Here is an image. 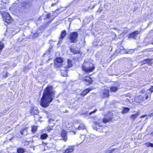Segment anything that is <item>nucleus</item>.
<instances>
[{"label":"nucleus","instance_id":"nucleus-1","mask_svg":"<svg viewBox=\"0 0 153 153\" xmlns=\"http://www.w3.org/2000/svg\"><path fill=\"white\" fill-rule=\"evenodd\" d=\"M54 95L53 87L50 86H47L44 90L41 100L40 105L44 107H48L54 97Z\"/></svg>","mask_w":153,"mask_h":153},{"label":"nucleus","instance_id":"nucleus-2","mask_svg":"<svg viewBox=\"0 0 153 153\" xmlns=\"http://www.w3.org/2000/svg\"><path fill=\"white\" fill-rule=\"evenodd\" d=\"M82 70L87 73L93 71L95 69L94 64L91 62L85 61L82 65Z\"/></svg>","mask_w":153,"mask_h":153},{"label":"nucleus","instance_id":"nucleus-3","mask_svg":"<svg viewBox=\"0 0 153 153\" xmlns=\"http://www.w3.org/2000/svg\"><path fill=\"white\" fill-rule=\"evenodd\" d=\"M78 34L77 32H73L71 33L68 37L69 40L71 43H75L78 41Z\"/></svg>","mask_w":153,"mask_h":153},{"label":"nucleus","instance_id":"nucleus-4","mask_svg":"<svg viewBox=\"0 0 153 153\" xmlns=\"http://www.w3.org/2000/svg\"><path fill=\"white\" fill-rule=\"evenodd\" d=\"M100 95L102 98H104L108 97L109 95V91L106 88L101 90L99 93Z\"/></svg>","mask_w":153,"mask_h":153},{"label":"nucleus","instance_id":"nucleus-5","mask_svg":"<svg viewBox=\"0 0 153 153\" xmlns=\"http://www.w3.org/2000/svg\"><path fill=\"white\" fill-rule=\"evenodd\" d=\"M63 62V59L61 57L56 59L54 60L55 67L56 68H59L60 67H62L63 66V65L62 64Z\"/></svg>","mask_w":153,"mask_h":153},{"label":"nucleus","instance_id":"nucleus-6","mask_svg":"<svg viewBox=\"0 0 153 153\" xmlns=\"http://www.w3.org/2000/svg\"><path fill=\"white\" fill-rule=\"evenodd\" d=\"M3 20L7 23H9L11 21V17L10 14L7 13L5 12L3 14L2 13Z\"/></svg>","mask_w":153,"mask_h":153},{"label":"nucleus","instance_id":"nucleus-7","mask_svg":"<svg viewBox=\"0 0 153 153\" xmlns=\"http://www.w3.org/2000/svg\"><path fill=\"white\" fill-rule=\"evenodd\" d=\"M83 81L86 85H89L91 82V79L89 76L85 77L83 78Z\"/></svg>","mask_w":153,"mask_h":153},{"label":"nucleus","instance_id":"nucleus-8","mask_svg":"<svg viewBox=\"0 0 153 153\" xmlns=\"http://www.w3.org/2000/svg\"><path fill=\"white\" fill-rule=\"evenodd\" d=\"M67 131L64 129L62 130L61 132V136L63 140L65 141H66L67 140Z\"/></svg>","mask_w":153,"mask_h":153},{"label":"nucleus","instance_id":"nucleus-9","mask_svg":"<svg viewBox=\"0 0 153 153\" xmlns=\"http://www.w3.org/2000/svg\"><path fill=\"white\" fill-rule=\"evenodd\" d=\"M30 112L31 115L37 114L39 113V111L36 107L32 108Z\"/></svg>","mask_w":153,"mask_h":153},{"label":"nucleus","instance_id":"nucleus-10","mask_svg":"<svg viewBox=\"0 0 153 153\" xmlns=\"http://www.w3.org/2000/svg\"><path fill=\"white\" fill-rule=\"evenodd\" d=\"M67 34L65 30H64L61 32V36L60 37V40L58 43H60L63 39L66 36Z\"/></svg>","mask_w":153,"mask_h":153},{"label":"nucleus","instance_id":"nucleus-11","mask_svg":"<svg viewBox=\"0 0 153 153\" xmlns=\"http://www.w3.org/2000/svg\"><path fill=\"white\" fill-rule=\"evenodd\" d=\"M139 33V32L138 31H136L132 32L131 33L129 34L128 37L131 38H133L135 39L136 35Z\"/></svg>","mask_w":153,"mask_h":153},{"label":"nucleus","instance_id":"nucleus-12","mask_svg":"<svg viewBox=\"0 0 153 153\" xmlns=\"http://www.w3.org/2000/svg\"><path fill=\"white\" fill-rule=\"evenodd\" d=\"M91 89L89 88L85 89L81 93V95H82L83 96H85L89 92H90V91H91Z\"/></svg>","mask_w":153,"mask_h":153},{"label":"nucleus","instance_id":"nucleus-13","mask_svg":"<svg viewBox=\"0 0 153 153\" xmlns=\"http://www.w3.org/2000/svg\"><path fill=\"white\" fill-rule=\"evenodd\" d=\"M64 68H65L64 70H61V75L62 76H65L67 75V72H66V71H67V67L65 66L64 67Z\"/></svg>","mask_w":153,"mask_h":153},{"label":"nucleus","instance_id":"nucleus-14","mask_svg":"<svg viewBox=\"0 0 153 153\" xmlns=\"http://www.w3.org/2000/svg\"><path fill=\"white\" fill-rule=\"evenodd\" d=\"M27 127H25L22 129L20 131V134L24 135H25L27 134Z\"/></svg>","mask_w":153,"mask_h":153},{"label":"nucleus","instance_id":"nucleus-15","mask_svg":"<svg viewBox=\"0 0 153 153\" xmlns=\"http://www.w3.org/2000/svg\"><path fill=\"white\" fill-rule=\"evenodd\" d=\"M70 51L73 54H77L79 53V51L78 50H77L75 48H70Z\"/></svg>","mask_w":153,"mask_h":153},{"label":"nucleus","instance_id":"nucleus-16","mask_svg":"<svg viewBox=\"0 0 153 153\" xmlns=\"http://www.w3.org/2000/svg\"><path fill=\"white\" fill-rule=\"evenodd\" d=\"M74 149L73 148V147L69 146L68 148L66 149L65 152V153H71L73 151Z\"/></svg>","mask_w":153,"mask_h":153},{"label":"nucleus","instance_id":"nucleus-17","mask_svg":"<svg viewBox=\"0 0 153 153\" xmlns=\"http://www.w3.org/2000/svg\"><path fill=\"white\" fill-rule=\"evenodd\" d=\"M140 114L139 113L132 114L130 116V117L133 120H134Z\"/></svg>","mask_w":153,"mask_h":153},{"label":"nucleus","instance_id":"nucleus-18","mask_svg":"<svg viewBox=\"0 0 153 153\" xmlns=\"http://www.w3.org/2000/svg\"><path fill=\"white\" fill-rule=\"evenodd\" d=\"M118 89L117 87L116 86H113L111 87L110 89L111 92H115Z\"/></svg>","mask_w":153,"mask_h":153},{"label":"nucleus","instance_id":"nucleus-19","mask_svg":"<svg viewBox=\"0 0 153 153\" xmlns=\"http://www.w3.org/2000/svg\"><path fill=\"white\" fill-rule=\"evenodd\" d=\"M48 135L45 133H43L40 136V138L41 139H45L48 137Z\"/></svg>","mask_w":153,"mask_h":153},{"label":"nucleus","instance_id":"nucleus-20","mask_svg":"<svg viewBox=\"0 0 153 153\" xmlns=\"http://www.w3.org/2000/svg\"><path fill=\"white\" fill-rule=\"evenodd\" d=\"M93 45L96 47H98L101 45L100 43H99V42H98L96 40H95L93 42Z\"/></svg>","mask_w":153,"mask_h":153},{"label":"nucleus","instance_id":"nucleus-21","mask_svg":"<svg viewBox=\"0 0 153 153\" xmlns=\"http://www.w3.org/2000/svg\"><path fill=\"white\" fill-rule=\"evenodd\" d=\"M86 128L85 127L83 124H80L78 128L79 130H83Z\"/></svg>","mask_w":153,"mask_h":153},{"label":"nucleus","instance_id":"nucleus-22","mask_svg":"<svg viewBox=\"0 0 153 153\" xmlns=\"http://www.w3.org/2000/svg\"><path fill=\"white\" fill-rule=\"evenodd\" d=\"M129 110V109L127 107H125L123 108V110L122 111V114L126 113L128 112Z\"/></svg>","mask_w":153,"mask_h":153},{"label":"nucleus","instance_id":"nucleus-23","mask_svg":"<svg viewBox=\"0 0 153 153\" xmlns=\"http://www.w3.org/2000/svg\"><path fill=\"white\" fill-rule=\"evenodd\" d=\"M9 75H10V74H9L7 71L6 72L4 71L2 74V76H3V77L4 78L7 77Z\"/></svg>","mask_w":153,"mask_h":153},{"label":"nucleus","instance_id":"nucleus-24","mask_svg":"<svg viewBox=\"0 0 153 153\" xmlns=\"http://www.w3.org/2000/svg\"><path fill=\"white\" fill-rule=\"evenodd\" d=\"M111 120V119L110 118H109L108 119L106 118H104L102 120V122L104 123H106L108 122L109 121H110Z\"/></svg>","mask_w":153,"mask_h":153},{"label":"nucleus","instance_id":"nucleus-25","mask_svg":"<svg viewBox=\"0 0 153 153\" xmlns=\"http://www.w3.org/2000/svg\"><path fill=\"white\" fill-rule=\"evenodd\" d=\"M144 145L147 147L149 146L153 147V144L149 142H146L144 143Z\"/></svg>","mask_w":153,"mask_h":153},{"label":"nucleus","instance_id":"nucleus-26","mask_svg":"<svg viewBox=\"0 0 153 153\" xmlns=\"http://www.w3.org/2000/svg\"><path fill=\"white\" fill-rule=\"evenodd\" d=\"M152 60V59H147L142 62V64H144L149 63Z\"/></svg>","mask_w":153,"mask_h":153},{"label":"nucleus","instance_id":"nucleus-27","mask_svg":"<svg viewBox=\"0 0 153 153\" xmlns=\"http://www.w3.org/2000/svg\"><path fill=\"white\" fill-rule=\"evenodd\" d=\"M17 152L18 153H23L24 152L23 149L20 148L17 149Z\"/></svg>","mask_w":153,"mask_h":153},{"label":"nucleus","instance_id":"nucleus-28","mask_svg":"<svg viewBox=\"0 0 153 153\" xmlns=\"http://www.w3.org/2000/svg\"><path fill=\"white\" fill-rule=\"evenodd\" d=\"M68 66L67 67L68 68H70L72 66V61L70 59H68Z\"/></svg>","mask_w":153,"mask_h":153},{"label":"nucleus","instance_id":"nucleus-29","mask_svg":"<svg viewBox=\"0 0 153 153\" xmlns=\"http://www.w3.org/2000/svg\"><path fill=\"white\" fill-rule=\"evenodd\" d=\"M37 127L36 126H33L32 128V131L33 132L35 133L36 132L37 129Z\"/></svg>","mask_w":153,"mask_h":153},{"label":"nucleus","instance_id":"nucleus-30","mask_svg":"<svg viewBox=\"0 0 153 153\" xmlns=\"http://www.w3.org/2000/svg\"><path fill=\"white\" fill-rule=\"evenodd\" d=\"M39 35V33L38 32H36L34 33V34L33 35L32 37L33 38H35V37L38 36Z\"/></svg>","mask_w":153,"mask_h":153},{"label":"nucleus","instance_id":"nucleus-31","mask_svg":"<svg viewBox=\"0 0 153 153\" xmlns=\"http://www.w3.org/2000/svg\"><path fill=\"white\" fill-rule=\"evenodd\" d=\"M94 124L95 125L98 126L99 127L101 126V125L99 124V123L95 121L94 122Z\"/></svg>","mask_w":153,"mask_h":153},{"label":"nucleus","instance_id":"nucleus-32","mask_svg":"<svg viewBox=\"0 0 153 153\" xmlns=\"http://www.w3.org/2000/svg\"><path fill=\"white\" fill-rule=\"evenodd\" d=\"M51 14H50V13L48 14L46 16V18H47L49 19L51 17Z\"/></svg>","mask_w":153,"mask_h":153},{"label":"nucleus","instance_id":"nucleus-33","mask_svg":"<svg viewBox=\"0 0 153 153\" xmlns=\"http://www.w3.org/2000/svg\"><path fill=\"white\" fill-rule=\"evenodd\" d=\"M51 130H52L51 128L49 126L47 127V131H48L49 132L51 131Z\"/></svg>","mask_w":153,"mask_h":153},{"label":"nucleus","instance_id":"nucleus-34","mask_svg":"<svg viewBox=\"0 0 153 153\" xmlns=\"http://www.w3.org/2000/svg\"><path fill=\"white\" fill-rule=\"evenodd\" d=\"M44 113L46 114H48V115L47 116V118H49V115L48 114H49V113L47 111H45L44 112Z\"/></svg>","mask_w":153,"mask_h":153},{"label":"nucleus","instance_id":"nucleus-35","mask_svg":"<svg viewBox=\"0 0 153 153\" xmlns=\"http://www.w3.org/2000/svg\"><path fill=\"white\" fill-rule=\"evenodd\" d=\"M96 111H97V110L96 109V110H94V111H93L90 112L89 113V115H91L92 114L94 113L95 112H96Z\"/></svg>","mask_w":153,"mask_h":153},{"label":"nucleus","instance_id":"nucleus-36","mask_svg":"<svg viewBox=\"0 0 153 153\" xmlns=\"http://www.w3.org/2000/svg\"><path fill=\"white\" fill-rule=\"evenodd\" d=\"M149 90L151 92H153V86L151 87Z\"/></svg>","mask_w":153,"mask_h":153},{"label":"nucleus","instance_id":"nucleus-37","mask_svg":"<svg viewBox=\"0 0 153 153\" xmlns=\"http://www.w3.org/2000/svg\"><path fill=\"white\" fill-rule=\"evenodd\" d=\"M53 121H54V120L53 119H50L49 120V123H50L51 122H53Z\"/></svg>","mask_w":153,"mask_h":153},{"label":"nucleus","instance_id":"nucleus-38","mask_svg":"<svg viewBox=\"0 0 153 153\" xmlns=\"http://www.w3.org/2000/svg\"><path fill=\"white\" fill-rule=\"evenodd\" d=\"M58 3V1H57L56 2H55L54 3H52L51 4L52 6H53L56 5V3Z\"/></svg>","mask_w":153,"mask_h":153},{"label":"nucleus","instance_id":"nucleus-39","mask_svg":"<svg viewBox=\"0 0 153 153\" xmlns=\"http://www.w3.org/2000/svg\"><path fill=\"white\" fill-rule=\"evenodd\" d=\"M93 129H94H94H95V130H97V131H98V128H97V127L96 126H93Z\"/></svg>","mask_w":153,"mask_h":153},{"label":"nucleus","instance_id":"nucleus-40","mask_svg":"<svg viewBox=\"0 0 153 153\" xmlns=\"http://www.w3.org/2000/svg\"><path fill=\"white\" fill-rule=\"evenodd\" d=\"M126 102H129V100L127 98H126V100H125Z\"/></svg>","mask_w":153,"mask_h":153},{"label":"nucleus","instance_id":"nucleus-41","mask_svg":"<svg viewBox=\"0 0 153 153\" xmlns=\"http://www.w3.org/2000/svg\"><path fill=\"white\" fill-rule=\"evenodd\" d=\"M152 116H153V113H152L150 114L149 116L150 117H151Z\"/></svg>","mask_w":153,"mask_h":153},{"label":"nucleus","instance_id":"nucleus-42","mask_svg":"<svg viewBox=\"0 0 153 153\" xmlns=\"http://www.w3.org/2000/svg\"><path fill=\"white\" fill-rule=\"evenodd\" d=\"M147 116V115H143L141 116L140 117V118H143V117H144L146 116Z\"/></svg>","mask_w":153,"mask_h":153},{"label":"nucleus","instance_id":"nucleus-43","mask_svg":"<svg viewBox=\"0 0 153 153\" xmlns=\"http://www.w3.org/2000/svg\"><path fill=\"white\" fill-rule=\"evenodd\" d=\"M113 150H108V152H109V153H111L112 152H113Z\"/></svg>","mask_w":153,"mask_h":153},{"label":"nucleus","instance_id":"nucleus-44","mask_svg":"<svg viewBox=\"0 0 153 153\" xmlns=\"http://www.w3.org/2000/svg\"><path fill=\"white\" fill-rule=\"evenodd\" d=\"M149 44H152L153 45V42H150V43H149Z\"/></svg>","mask_w":153,"mask_h":153},{"label":"nucleus","instance_id":"nucleus-45","mask_svg":"<svg viewBox=\"0 0 153 153\" xmlns=\"http://www.w3.org/2000/svg\"><path fill=\"white\" fill-rule=\"evenodd\" d=\"M148 98V96H146V99H147Z\"/></svg>","mask_w":153,"mask_h":153},{"label":"nucleus","instance_id":"nucleus-46","mask_svg":"<svg viewBox=\"0 0 153 153\" xmlns=\"http://www.w3.org/2000/svg\"><path fill=\"white\" fill-rule=\"evenodd\" d=\"M49 22L50 23H51V21H49Z\"/></svg>","mask_w":153,"mask_h":153},{"label":"nucleus","instance_id":"nucleus-47","mask_svg":"<svg viewBox=\"0 0 153 153\" xmlns=\"http://www.w3.org/2000/svg\"><path fill=\"white\" fill-rule=\"evenodd\" d=\"M123 48L122 47V49H120L121 50H122L123 49Z\"/></svg>","mask_w":153,"mask_h":153}]
</instances>
